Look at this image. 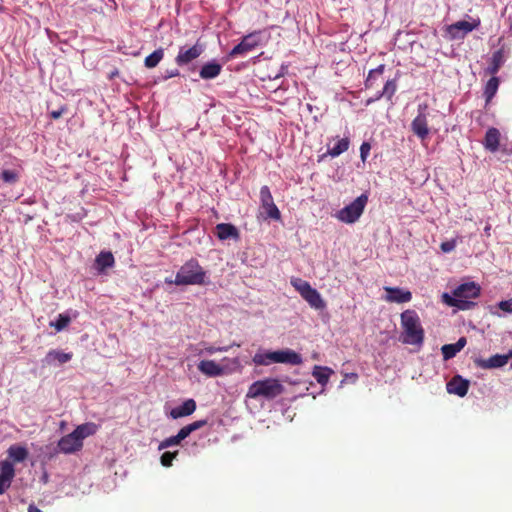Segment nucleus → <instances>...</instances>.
<instances>
[{"mask_svg": "<svg viewBox=\"0 0 512 512\" xmlns=\"http://www.w3.org/2000/svg\"><path fill=\"white\" fill-rule=\"evenodd\" d=\"M481 288L475 282H466L460 284L452 291V296L443 295L444 302L449 306L457 307L461 310L471 308L474 303L469 299H475L480 296Z\"/></svg>", "mask_w": 512, "mask_h": 512, "instance_id": "nucleus-1", "label": "nucleus"}, {"mask_svg": "<svg viewBox=\"0 0 512 512\" xmlns=\"http://www.w3.org/2000/svg\"><path fill=\"white\" fill-rule=\"evenodd\" d=\"M401 325L403 328L402 342L419 345L424 341V329L415 310H405L401 313Z\"/></svg>", "mask_w": 512, "mask_h": 512, "instance_id": "nucleus-2", "label": "nucleus"}, {"mask_svg": "<svg viewBox=\"0 0 512 512\" xmlns=\"http://www.w3.org/2000/svg\"><path fill=\"white\" fill-rule=\"evenodd\" d=\"M255 365L269 366L273 363H284L297 366L303 360L300 354L291 349L278 351H258L252 358Z\"/></svg>", "mask_w": 512, "mask_h": 512, "instance_id": "nucleus-3", "label": "nucleus"}, {"mask_svg": "<svg viewBox=\"0 0 512 512\" xmlns=\"http://www.w3.org/2000/svg\"><path fill=\"white\" fill-rule=\"evenodd\" d=\"M206 272L196 259L185 262L177 272L175 280L166 279V283L176 285H202L205 283Z\"/></svg>", "mask_w": 512, "mask_h": 512, "instance_id": "nucleus-4", "label": "nucleus"}, {"mask_svg": "<svg viewBox=\"0 0 512 512\" xmlns=\"http://www.w3.org/2000/svg\"><path fill=\"white\" fill-rule=\"evenodd\" d=\"M284 390V386L278 379L265 378L253 382L248 388L246 397L251 399L263 397L272 400L283 394Z\"/></svg>", "mask_w": 512, "mask_h": 512, "instance_id": "nucleus-5", "label": "nucleus"}, {"mask_svg": "<svg viewBox=\"0 0 512 512\" xmlns=\"http://www.w3.org/2000/svg\"><path fill=\"white\" fill-rule=\"evenodd\" d=\"M290 283L312 308L322 310L326 307L320 293L308 281L295 277L291 278Z\"/></svg>", "mask_w": 512, "mask_h": 512, "instance_id": "nucleus-6", "label": "nucleus"}, {"mask_svg": "<svg viewBox=\"0 0 512 512\" xmlns=\"http://www.w3.org/2000/svg\"><path fill=\"white\" fill-rule=\"evenodd\" d=\"M263 32L262 31H253L245 36H243L240 42L235 45L232 50L224 57V62H227L231 59L237 58L239 56H245L249 52L255 50L262 43Z\"/></svg>", "mask_w": 512, "mask_h": 512, "instance_id": "nucleus-7", "label": "nucleus"}, {"mask_svg": "<svg viewBox=\"0 0 512 512\" xmlns=\"http://www.w3.org/2000/svg\"><path fill=\"white\" fill-rule=\"evenodd\" d=\"M259 215L265 221L281 220V213L274 203L270 188L266 185L260 189Z\"/></svg>", "mask_w": 512, "mask_h": 512, "instance_id": "nucleus-8", "label": "nucleus"}, {"mask_svg": "<svg viewBox=\"0 0 512 512\" xmlns=\"http://www.w3.org/2000/svg\"><path fill=\"white\" fill-rule=\"evenodd\" d=\"M204 52V45L198 41L190 48L186 49L184 46L179 48L178 55L175 58V63L179 67H186L190 72L196 71V66L190 64L197 59Z\"/></svg>", "mask_w": 512, "mask_h": 512, "instance_id": "nucleus-9", "label": "nucleus"}, {"mask_svg": "<svg viewBox=\"0 0 512 512\" xmlns=\"http://www.w3.org/2000/svg\"><path fill=\"white\" fill-rule=\"evenodd\" d=\"M480 19H473L471 22L460 20L446 27V32L450 40L463 39L468 33L480 26Z\"/></svg>", "mask_w": 512, "mask_h": 512, "instance_id": "nucleus-10", "label": "nucleus"}, {"mask_svg": "<svg viewBox=\"0 0 512 512\" xmlns=\"http://www.w3.org/2000/svg\"><path fill=\"white\" fill-rule=\"evenodd\" d=\"M502 41V37L498 39V44L500 45V48L492 54L490 63L485 70L487 74H497L510 54V47L507 46L505 43H502Z\"/></svg>", "mask_w": 512, "mask_h": 512, "instance_id": "nucleus-11", "label": "nucleus"}, {"mask_svg": "<svg viewBox=\"0 0 512 512\" xmlns=\"http://www.w3.org/2000/svg\"><path fill=\"white\" fill-rule=\"evenodd\" d=\"M426 110L427 105L420 104L418 106V115L413 119L411 123V130L421 140L426 139L429 134L427 115L425 113Z\"/></svg>", "mask_w": 512, "mask_h": 512, "instance_id": "nucleus-12", "label": "nucleus"}, {"mask_svg": "<svg viewBox=\"0 0 512 512\" xmlns=\"http://www.w3.org/2000/svg\"><path fill=\"white\" fill-rule=\"evenodd\" d=\"M57 447L59 451L64 454H72L79 451L83 447V443L80 442L75 432L72 431L71 433L60 438Z\"/></svg>", "mask_w": 512, "mask_h": 512, "instance_id": "nucleus-13", "label": "nucleus"}, {"mask_svg": "<svg viewBox=\"0 0 512 512\" xmlns=\"http://www.w3.org/2000/svg\"><path fill=\"white\" fill-rule=\"evenodd\" d=\"M15 476V469L11 462L3 460L0 462V495L4 494L10 487Z\"/></svg>", "mask_w": 512, "mask_h": 512, "instance_id": "nucleus-14", "label": "nucleus"}, {"mask_svg": "<svg viewBox=\"0 0 512 512\" xmlns=\"http://www.w3.org/2000/svg\"><path fill=\"white\" fill-rule=\"evenodd\" d=\"M386 295L384 300L389 303H407L412 299V293L399 287H384Z\"/></svg>", "mask_w": 512, "mask_h": 512, "instance_id": "nucleus-15", "label": "nucleus"}, {"mask_svg": "<svg viewBox=\"0 0 512 512\" xmlns=\"http://www.w3.org/2000/svg\"><path fill=\"white\" fill-rule=\"evenodd\" d=\"M508 360L509 356H507V354H495L488 359L475 358L474 364L481 369H494L505 366Z\"/></svg>", "mask_w": 512, "mask_h": 512, "instance_id": "nucleus-16", "label": "nucleus"}, {"mask_svg": "<svg viewBox=\"0 0 512 512\" xmlns=\"http://www.w3.org/2000/svg\"><path fill=\"white\" fill-rule=\"evenodd\" d=\"M223 65L216 59L204 63L199 69V77L203 80H212L222 72Z\"/></svg>", "mask_w": 512, "mask_h": 512, "instance_id": "nucleus-17", "label": "nucleus"}, {"mask_svg": "<svg viewBox=\"0 0 512 512\" xmlns=\"http://www.w3.org/2000/svg\"><path fill=\"white\" fill-rule=\"evenodd\" d=\"M468 389H469V381L466 379H463L459 375L454 376L447 383L448 393L458 395L459 397H464L467 394Z\"/></svg>", "mask_w": 512, "mask_h": 512, "instance_id": "nucleus-18", "label": "nucleus"}, {"mask_svg": "<svg viewBox=\"0 0 512 512\" xmlns=\"http://www.w3.org/2000/svg\"><path fill=\"white\" fill-rule=\"evenodd\" d=\"M361 215L362 212L353 201L337 212V218L346 223L356 222Z\"/></svg>", "mask_w": 512, "mask_h": 512, "instance_id": "nucleus-19", "label": "nucleus"}, {"mask_svg": "<svg viewBox=\"0 0 512 512\" xmlns=\"http://www.w3.org/2000/svg\"><path fill=\"white\" fill-rule=\"evenodd\" d=\"M197 368L208 377H217L224 374V368L213 360H202L199 362Z\"/></svg>", "mask_w": 512, "mask_h": 512, "instance_id": "nucleus-20", "label": "nucleus"}, {"mask_svg": "<svg viewBox=\"0 0 512 512\" xmlns=\"http://www.w3.org/2000/svg\"><path fill=\"white\" fill-rule=\"evenodd\" d=\"M500 132L497 128H489L484 137L483 145L486 150L496 152L499 149Z\"/></svg>", "mask_w": 512, "mask_h": 512, "instance_id": "nucleus-21", "label": "nucleus"}, {"mask_svg": "<svg viewBox=\"0 0 512 512\" xmlns=\"http://www.w3.org/2000/svg\"><path fill=\"white\" fill-rule=\"evenodd\" d=\"M196 410V402L193 399H187L182 405L173 408L170 416L173 419L182 418L191 415Z\"/></svg>", "mask_w": 512, "mask_h": 512, "instance_id": "nucleus-22", "label": "nucleus"}, {"mask_svg": "<svg viewBox=\"0 0 512 512\" xmlns=\"http://www.w3.org/2000/svg\"><path fill=\"white\" fill-rule=\"evenodd\" d=\"M467 340L465 337H460L458 341L454 344H445L442 346L441 351L443 358L445 360H449L456 356L458 352H460L466 345Z\"/></svg>", "mask_w": 512, "mask_h": 512, "instance_id": "nucleus-23", "label": "nucleus"}, {"mask_svg": "<svg viewBox=\"0 0 512 512\" xmlns=\"http://www.w3.org/2000/svg\"><path fill=\"white\" fill-rule=\"evenodd\" d=\"M349 138L345 137L340 140L332 147L328 148L327 152L323 155H320L318 158V162H321L324 160V158L329 155L331 157H337L348 150L349 148Z\"/></svg>", "mask_w": 512, "mask_h": 512, "instance_id": "nucleus-24", "label": "nucleus"}, {"mask_svg": "<svg viewBox=\"0 0 512 512\" xmlns=\"http://www.w3.org/2000/svg\"><path fill=\"white\" fill-rule=\"evenodd\" d=\"M98 430V426L93 422H87L77 426L73 431L79 438L80 442L83 443V440L86 437L94 435Z\"/></svg>", "mask_w": 512, "mask_h": 512, "instance_id": "nucleus-25", "label": "nucleus"}, {"mask_svg": "<svg viewBox=\"0 0 512 512\" xmlns=\"http://www.w3.org/2000/svg\"><path fill=\"white\" fill-rule=\"evenodd\" d=\"M71 358H72L71 353H64V352L58 351V350H51L45 356L44 361L48 365H52L55 361H57L59 364H64V363L70 361Z\"/></svg>", "mask_w": 512, "mask_h": 512, "instance_id": "nucleus-26", "label": "nucleus"}, {"mask_svg": "<svg viewBox=\"0 0 512 512\" xmlns=\"http://www.w3.org/2000/svg\"><path fill=\"white\" fill-rule=\"evenodd\" d=\"M214 234L221 240L234 239L238 240L239 233L236 226H216Z\"/></svg>", "mask_w": 512, "mask_h": 512, "instance_id": "nucleus-27", "label": "nucleus"}, {"mask_svg": "<svg viewBox=\"0 0 512 512\" xmlns=\"http://www.w3.org/2000/svg\"><path fill=\"white\" fill-rule=\"evenodd\" d=\"M500 80L496 76H492L486 83L484 88V97L486 100V103H489L493 97L496 95L497 90L499 88Z\"/></svg>", "mask_w": 512, "mask_h": 512, "instance_id": "nucleus-28", "label": "nucleus"}, {"mask_svg": "<svg viewBox=\"0 0 512 512\" xmlns=\"http://www.w3.org/2000/svg\"><path fill=\"white\" fill-rule=\"evenodd\" d=\"M332 373L333 370L331 368L316 365L313 368L312 375L319 384L325 385L328 383L329 377Z\"/></svg>", "mask_w": 512, "mask_h": 512, "instance_id": "nucleus-29", "label": "nucleus"}, {"mask_svg": "<svg viewBox=\"0 0 512 512\" xmlns=\"http://www.w3.org/2000/svg\"><path fill=\"white\" fill-rule=\"evenodd\" d=\"M96 265L100 271H104L107 268H110L114 265L115 260L114 256L111 252H105L102 251L97 257H96Z\"/></svg>", "mask_w": 512, "mask_h": 512, "instance_id": "nucleus-30", "label": "nucleus"}, {"mask_svg": "<svg viewBox=\"0 0 512 512\" xmlns=\"http://www.w3.org/2000/svg\"><path fill=\"white\" fill-rule=\"evenodd\" d=\"M163 57H164V49L158 48L145 58L144 65L146 68H149V69L155 68L160 63V61L163 59Z\"/></svg>", "mask_w": 512, "mask_h": 512, "instance_id": "nucleus-31", "label": "nucleus"}, {"mask_svg": "<svg viewBox=\"0 0 512 512\" xmlns=\"http://www.w3.org/2000/svg\"><path fill=\"white\" fill-rule=\"evenodd\" d=\"M185 438H187L185 433L183 432L182 429H180L179 432L177 433V435L171 436V437L166 438L163 441H161L158 446V449L163 450V449H166L171 446L179 445L181 443V441L184 440Z\"/></svg>", "mask_w": 512, "mask_h": 512, "instance_id": "nucleus-32", "label": "nucleus"}, {"mask_svg": "<svg viewBox=\"0 0 512 512\" xmlns=\"http://www.w3.org/2000/svg\"><path fill=\"white\" fill-rule=\"evenodd\" d=\"M8 454L14 461L22 462L27 458L28 451L25 447L14 445L8 449Z\"/></svg>", "mask_w": 512, "mask_h": 512, "instance_id": "nucleus-33", "label": "nucleus"}, {"mask_svg": "<svg viewBox=\"0 0 512 512\" xmlns=\"http://www.w3.org/2000/svg\"><path fill=\"white\" fill-rule=\"evenodd\" d=\"M384 70H385L384 64H380L378 67L371 69L368 73L366 80H365V87L367 89L373 87L375 80L383 74Z\"/></svg>", "mask_w": 512, "mask_h": 512, "instance_id": "nucleus-34", "label": "nucleus"}, {"mask_svg": "<svg viewBox=\"0 0 512 512\" xmlns=\"http://www.w3.org/2000/svg\"><path fill=\"white\" fill-rule=\"evenodd\" d=\"M396 79L388 80L383 89L381 90V95H384L387 99H391V97L395 94L397 89Z\"/></svg>", "mask_w": 512, "mask_h": 512, "instance_id": "nucleus-35", "label": "nucleus"}, {"mask_svg": "<svg viewBox=\"0 0 512 512\" xmlns=\"http://www.w3.org/2000/svg\"><path fill=\"white\" fill-rule=\"evenodd\" d=\"M0 178L7 184H15L19 180V175L14 170H3L0 172Z\"/></svg>", "mask_w": 512, "mask_h": 512, "instance_id": "nucleus-36", "label": "nucleus"}, {"mask_svg": "<svg viewBox=\"0 0 512 512\" xmlns=\"http://www.w3.org/2000/svg\"><path fill=\"white\" fill-rule=\"evenodd\" d=\"M70 321L71 318L68 315L59 314L57 320L51 323V325L54 326L57 331H61L69 325Z\"/></svg>", "mask_w": 512, "mask_h": 512, "instance_id": "nucleus-37", "label": "nucleus"}, {"mask_svg": "<svg viewBox=\"0 0 512 512\" xmlns=\"http://www.w3.org/2000/svg\"><path fill=\"white\" fill-rule=\"evenodd\" d=\"M206 424H207L206 420H198V421H195L193 423H190V424L182 427L181 429L185 433L186 437H188L192 432L202 428Z\"/></svg>", "mask_w": 512, "mask_h": 512, "instance_id": "nucleus-38", "label": "nucleus"}, {"mask_svg": "<svg viewBox=\"0 0 512 512\" xmlns=\"http://www.w3.org/2000/svg\"><path fill=\"white\" fill-rule=\"evenodd\" d=\"M178 451H166L160 457V462L164 467L172 466L173 460L177 457Z\"/></svg>", "mask_w": 512, "mask_h": 512, "instance_id": "nucleus-39", "label": "nucleus"}, {"mask_svg": "<svg viewBox=\"0 0 512 512\" xmlns=\"http://www.w3.org/2000/svg\"><path fill=\"white\" fill-rule=\"evenodd\" d=\"M179 75H180V72L178 69L166 70L165 73L161 77H158L157 79L154 80V84H157L160 81H166L170 78L177 77Z\"/></svg>", "mask_w": 512, "mask_h": 512, "instance_id": "nucleus-40", "label": "nucleus"}, {"mask_svg": "<svg viewBox=\"0 0 512 512\" xmlns=\"http://www.w3.org/2000/svg\"><path fill=\"white\" fill-rule=\"evenodd\" d=\"M368 202V195L366 193L361 194L356 199H354L353 203H356L357 207L363 213L364 208Z\"/></svg>", "mask_w": 512, "mask_h": 512, "instance_id": "nucleus-41", "label": "nucleus"}, {"mask_svg": "<svg viewBox=\"0 0 512 512\" xmlns=\"http://www.w3.org/2000/svg\"><path fill=\"white\" fill-rule=\"evenodd\" d=\"M371 150V145L368 142H363L360 146V158L363 162L366 161L369 152Z\"/></svg>", "mask_w": 512, "mask_h": 512, "instance_id": "nucleus-42", "label": "nucleus"}, {"mask_svg": "<svg viewBox=\"0 0 512 512\" xmlns=\"http://www.w3.org/2000/svg\"><path fill=\"white\" fill-rule=\"evenodd\" d=\"M498 307L500 310L506 313H512V298L508 300H503L498 303Z\"/></svg>", "mask_w": 512, "mask_h": 512, "instance_id": "nucleus-43", "label": "nucleus"}, {"mask_svg": "<svg viewBox=\"0 0 512 512\" xmlns=\"http://www.w3.org/2000/svg\"><path fill=\"white\" fill-rule=\"evenodd\" d=\"M455 246H456L455 240H449V241L443 242L440 247L443 252L449 253L452 250H454Z\"/></svg>", "mask_w": 512, "mask_h": 512, "instance_id": "nucleus-44", "label": "nucleus"}, {"mask_svg": "<svg viewBox=\"0 0 512 512\" xmlns=\"http://www.w3.org/2000/svg\"><path fill=\"white\" fill-rule=\"evenodd\" d=\"M67 111V107L66 106H61L58 110H54V111H51L50 112V117L52 119H59L64 112Z\"/></svg>", "mask_w": 512, "mask_h": 512, "instance_id": "nucleus-45", "label": "nucleus"}, {"mask_svg": "<svg viewBox=\"0 0 512 512\" xmlns=\"http://www.w3.org/2000/svg\"><path fill=\"white\" fill-rule=\"evenodd\" d=\"M287 70H288V65L287 64H282L281 67H280L279 72L275 75L274 78L277 79L279 77L284 76L287 73Z\"/></svg>", "mask_w": 512, "mask_h": 512, "instance_id": "nucleus-46", "label": "nucleus"}, {"mask_svg": "<svg viewBox=\"0 0 512 512\" xmlns=\"http://www.w3.org/2000/svg\"><path fill=\"white\" fill-rule=\"evenodd\" d=\"M203 351L209 355H212V354H215L218 352L217 347L212 346V345L206 346Z\"/></svg>", "mask_w": 512, "mask_h": 512, "instance_id": "nucleus-47", "label": "nucleus"}, {"mask_svg": "<svg viewBox=\"0 0 512 512\" xmlns=\"http://www.w3.org/2000/svg\"><path fill=\"white\" fill-rule=\"evenodd\" d=\"M28 512H42L38 507L33 504H30L28 507Z\"/></svg>", "mask_w": 512, "mask_h": 512, "instance_id": "nucleus-48", "label": "nucleus"}, {"mask_svg": "<svg viewBox=\"0 0 512 512\" xmlns=\"http://www.w3.org/2000/svg\"><path fill=\"white\" fill-rule=\"evenodd\" d=\"M376 100L374 99V97H370L368 98L366 101H365V106H369L371 105L372 103H374Z\"/></svg>", "mask_w": 512, "mask_h": 512, "instance_id": "nucleus-49", "label": "nucleus"}, {"mask_svg": "<svg viewBox=\"0 0 512 512\" xmlns=\"http://www.w3.org/2000/svg\"><path fill=\"white\" fill-rule=\"evenodd\" d=\"M231 346L217 347L218 352H226Z\"/></svg>", "mask_w": 512, "mask_h": 512, "instance_id": "nucleus-50", "label": "nucleus"}, {"mask_svg": "<svg viewBox=\"0 0 512 512\" xmlns=\"http://www.w3.org/2000/svg\"><path fill=\"white\" fill-rule=\"evenodd\" d=\"M382 97H385L384 95H381V91H378L375 96H374V99L376 101H378L379 99H381Z\"/></svg>", "mask_w": 512, "mask_h": 512, "instance_id": "nucleus-51", "label": "nucleus"}, {"mask_svg": "<svg viewBox=\"0 0 512 512\" xmlns=\"http://www.w3.org/2000/svg\"><path fill=\"white\" fill-rule=\"evenodd\" d=\"M507 356H509V359L512 358V348L509 350Z\"/></svg>", "mask_w": 512, "mask_h": 512, "instance_id": "nucleus-52", "label": "nucleus"}, {"mask_svg": "<svg viewBox=\"0 0 512 512\" xmlns=\"http://www.w3.org/2000/svg\"><path fill=\"white\" fill-rule=\"evenodd\" d=\"M489 229H490V227L486 226L485 231H486L487 234H489Z\"/></svg>", "mask_w": 512, "mask_h": 512, "instance_id": "nucleus-53", "label": "nucleus"}, {"mask_svg": "<svg viewBox=\"0 0 512 512\" xmlns=\"http://www.w3.org/2000/svg\"><path fill=\"white\" fill-rule=\"evenodd\" d=\"M351 377L354 378V379H357V375L356 374H352Z\"/></svg>", "mask_w": 512, "mask_h": 512, "instance_id": "nucleus-54", "label": "nucleus"}, {"mask_svg": "<svg viewBox=\"0 0 512 512\" xmlns=\"http://www.w3.org/2000/svg\"><path fill=\"white\" fill-rule=\"evenodd\" d=\"M4 10V7L0 5V12Z\"/></svg>", "mask_w": 512, "mask_h": 512, "instance_id": "nucleus-55", "label": "nucleus"}]
</instances>
